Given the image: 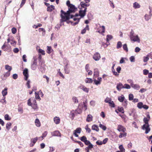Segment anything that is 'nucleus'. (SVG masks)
<instances>
[{"mask_svg":"<svg viewBox=\"0 0 152 152\" xmlns=\"http://www.w3.org/2000/svg\"><path fill=\"white\" fill-rule=\"evenodd\" d=\"M68 10L66 12H65L62 10H61V12L64 14L65 15L69 17L70 16V14L73 12H75L77 10V8L74 5H71L70 6H69L68 7Z\"/></svg>","mask_w":152,"mask_h":152,"instance_id":"f257e3e1","label":"nucleus"},{"mask_svg":"<svg viewBox=\"0 0 152 152\" xmlns=\"http://www.w3.org/2000/svg\"><path fill=\"white\" fill-rule=\"evenodd\" d=\"M129 37L131 41L137 42L138 43L140 42V39L137 35H135L132 29L131 30L129 34Z\"/></svg>","mask_w":152,"mask_h":152,"instance_id":"f03ea898","label":"nucleus"},{"mask_svg":"<svg viewBox=\"0 0 152 152\" xmlns=\"http://www.w3.org/2000/svg\"><path fill=\"white\" fill-rule=\"evenodd\" d=\"M69 19L70 18H72L73 19V20L74 21H76V22L75 23H73L72 22H71L72 24V25L73 26H75L76 25L78 24L81 19L80 18H78L75 17V16H74V15H70V16H69Z\"/></svg>","mask_w":152,"mask_h":152,"instance_id":"7ed1b4c3","label":"nucleus"},{"mask_svg":"<svg viewBox=\"0 0 152 152\" xmlns=\"http://www.w3.org/2000/svg\"><path fill=\"white\" fill-rule=\"evenodd\" d=\"M61 19L60 20V26H61L62 25H64L63 22L66 21V20L69 19V18L66 15H65L63 13L61 12Z\"/></svg>","mask_w":152,"mask_h":152,"instance_id":"20e7f679","label":"nucleus"},{"mask_svg":"<svg viewBox=\"0 0 152 152\" xmlns=\"http://www.w3.org/2000/svg\"><path fill=\"white\" fill-rule=\"evenodd\" d=\"M38 68L39 71L42 73L45 72L46 70L45 66L44 63L43 61H42L40 63L39 66L38 67Z\"/></svg>","mask_w":152,"mask_h":152,"instance_id":"39448f33","label":"nucleus"},{"mask_svg":"<svg viewBox=\"0 0 152 152\" xmlns=\"http://www.w3.org/2000/svg\"><path fill=\"white\" fill-rule=\"evenodd\" d=\"M80 9L79 11V15L80 17V18L84 17L86 14V8H85L84 10L83 9L82 7H79Z\"/></svg>","mask_w":152,"mask_h":152,"instance_id":"423d86ee","label":"nucleus"},{"mask_svg":"<svg viewBox=\"0 0 152 152\" xmlns=\"http://www.w3.org/2000/svg\"><path fill=\"white\" fill-rule=\"evenodd\" d=\"M78 88L83 90L84 92L88 93L89 91V89L86 88L85 86L82 85H80L78 87Z\"/></svg>","mask_w":152,"mask_h":152,"instance_id":"0eeeda50","label":"nucleus"},{"mask_svg":"<svg viewBox=\"0 0 152 152\" xmlns=\"http://www.w3.org/2000/svg\"><path fill=\"white\" fill-rule=\"evenodd\" d=\"M101 58L100 54L98 52L96 53L93 56V59L96 61L99 60Z\"/></svg>","mask_w":152,"mask_h":152,"instance_id":"6e6552de","label":"nucleus"},{"mask_svg":"<svg viewBox=\"0 0 152 152\" xmlns=\"http://www.w3.org/2000/svg\"><path fill=\"white\" fill-rule=\"evenodd\" d=\"M23 74L25 77V78H24L25 80H27L28 77V71L27 69L25 68L23 70Z\"/></svg>","mask_w":152,"mask_h":152,"instance_id":"1a4fd4ad","label":"nucleus"},{"mask_svg":"<svg viewBox=\"0 0 152 152\" xmlns=\"http://www.w3.org/2000/svg\"><path fill=\"white\" fill-rule=\"evenodd\" d=\"M93 79L95 84L97 85L100 84L102 81V78L100 77H98L97 78V80L96 79V78L94 77H93Z\"/></svg>","mask_w":152,"mask_h":152,"instance_id":"9d476101","label":"nucleus"},{"mask_svg":"<svg viewBox=\"0 0 152 152\" xmlns=\"http://www.w3.org/2000/svg\"><path fill=\"white\" fill-rule=\"evenodd\" d=\"M117 130L119 132H124L126 131V129L123 126L118 125L117 127Z\"/></svg>","mask_w":152,"mask_h":152,"instance_id":"9b49d317","label":"nucleus"},{"mask_svg":"<svg viewBox=\"0 0 152 152\" xmlns=\"http://www.w3.org/2000/svg\"><path fill=\"white\" fill-rule=\"evenodd\" d=\"M131 81L132 82L131 83L132 87L135 89L138 90L140 88V86L138 84H134L132 81L131 80Z\"/></svg>","mask_w":152,"mask_h":152,"instance_id":"f8f14e48","label":"nucleus"},{"mask_svg":"<svg viewBox=\"0 0 152 152\" xmlns=\"http://www.w3.org/2000/svg\"><path fill=\"white\" fill-rule=\"evenodd\" d=\"M52 136H61V134L59 131H55L51 133Z\"/></svg>","mask_w":152,"mask_h":152,"instance_id":"ddd939ff","label":"nucleus"},{"mask_svg":"<svg viewBox=\"0 0 152 152\" xmlns=\"http://www.w3.org/2000/svg\"><path fill=\"white\" fill-rule=\"evenodd\" d=\"M10 75V72H7L4 73L3 75V76H1V78L3 80H5L7 78L9 77Z\"/></svg>","mask_w":152,"mask_h":152,"instance_id":"4468645a","label":"nucleus"},{"mask_svg":"<svg viewBox=\"0 0 152 152\" xmlns=\"http://www.w3.org/2000/svg\"><path fill=\"white\" fill-rule=\"evenodd\" d=\"M116 88L119 91H121L122 88H124V85L121 83L117 84L116 86Z\"/></svg>","mask_w":152,"mask_h":152,"instance_id":"2eb2a0df","label":"nucleus"},{"mask_svg":"<svg viewBox=\"0 0 152 152\" xmlns=\"http://www.w3.org/2000/svg\"><path fill=\"white\" fill-rule=\"evenodd\" d=\"M142 129L143 130L145 129V133L146 134H148L150 132V128L149 127V125H147L145 126V128L143 127V126L142 127Z\"/></svg>","mask_w":152,"mask_h":152,"instance_id":"dca6fc26","label":"nucleus"},{"mask_svg":"<svg viewBox=\"0 0 152 152\" xmlns=\"http://www.w3.org/2000/svg\"><path fill=\"white\" fill-rule=\"evenodd\" d=\"M80 4L81 7L84 8V9L85 8H86V10H87V7H88L90 5L89 4H86L83 1L81 2Z\"/></svg>","mask_w":152,"mask_h":152,"instance_id":"f3484780","label":"nucleus"},{"mask_svg":"<svg viewBox=\"0 0 152 152\" xmlns=\"http://www.w3.org/2000/svg\"><path fill=\"white\" fill-rule=\"evenodd\" d=\"M94 77L96 78L97 77H98L99 76V71L97 68H96L94 69Z\"/></svg>","mask_w":152,"mask_h":152,"instance_id":"a211bd4d","label":"nucleus"},{"mask_svg":"<svg viewBox=\"0 0 152 152\" xmlns=\"http://www.w3.org/2000/svg\"><path fill=\"white\" fill-rule=\"evenodd\" d=\"M10 48V46L9 45H7L5 44V43L2 46L1 48L4 51H7L8 49H9Z\"/></svg>","mask_w":152,"mask_h":152,"instance_id":"6ab92c4d","label":"nucleus"},{"mask_svg":"<svg viewBox=\"0 0 152 152\" xmlns=\"http://www.w3.org/2000/svg\"><path fill=\"white\" fill-rule=\"evenodd\" d=\"M37 62H32L31 65V68L33 70H35L37 69Z\"/></svg>","mask_w":152,"mask_h":152,"instance_id":"aec40b11","label":"nucleus"},{"mask_svg":"<svg viewBox=\"0 0 152 152\" xmlns=\"http://www.w3.org/2000/svg\"><path fill=\"white\" fill-rule=\"evenodd\" d=\"M150 120L149 119L146 117H145L143 119V121L145 124L143 125V127L145 128V126L147 125H149L148 121Z\"/></svg>","mask_w":152,"mask_h":152,"instance_id":"412c9836","label":"nucleus"},{"mask_svg":"<svg viewBox=\"0 0 152 152\" xmlns=\"http://www.w3.org/2000/svg\"><path fill=\"white\" fill-rule=\"evenodd\" d=\"M38 139H39V137H36L35 138H32L31 139V142L33 143V144L31 145V146L32 147L34 145V144L36 142Z\"/></svg>","mask_w":152,"mask_h":152,"instance_id":"4be33fe9","label":"nucleus"},{"mask_svg":"<svg viewBox=\"0 0 152 152\" xmlns=\"http://www.w3.org/2000/svg\"><path fill=\"white\" fill-rule=\"evenodd\" d=\"M12 39V40H11V42H10V44L14 46H15L16 44V42L14 40V38L12 36H11V39Z\"/></svg>","mask_w":152,"mask_h":152,"instance_id":"5701e85b","label":"nucleus"},{"mask_svg":"<svg viewBox=\"0 0 152 152\" xmlns=\"http://www.w3.org/2000/svg\"><path fill=\"white\" fill-rule=\"evenodd\" d=\"M79 106L80 104H79L78 107H79ZM72 111L75 112V113L77 114H80L82 112V110L80 108H78L77 109L75 110H73Z\"/></svg>","mask_w":152,"mask_h":152,"instance_id":"b1692460","label":"nucleus"},{"mask_svg":"<svg viewBox=\"0 0 152 152\" xmlns=\"http://www.w3.org/2000/svg\"><path fill=\"white\" fill-rule=\"evenodd\" d=\"M60 119L59 117H55L54 118V121L56 124H58L59 123Z\"/></svg>","mask_w":152,"mask_h":152,"instance_id":"393cba45","label":"nucleus"},{"mask_svg":"<svg viewBox=\"0 0 152 152\" xmlns=\"http://www.w3.org/2000/svg\"><path fill=\"white\" fill-rule=\"evenodd\" d=\"M93 117L91 115H88L87 116L86 121L90 122L92 120Z\"/></svg>","mask_w":152,"mask_h":152,"instance_id":"a878e982","label":"nucleus"},{"mask_svg":"<svg viewBox=\"0 0 152 152\" xmlns=\"http://www.w3.org/2000/svg\"><path fill=\"white\" fill-rule=\"evenodd\" d=\"M152 15V14H149V15L147 14H146L144 16L145 20L146 21H148L150 19H151Z\"/></svg>","mask_w":152,"mask_h":152,"instance_id":"bb28decb","label":"nucleus"},{"mask_svg":"<svg viewBox=\"0 0 152 152\" xmlns=\"http://www.w3.org/2000/svg\"><path fill=\"white\" fill-rule=\"evenodd\" d=\"M91 129L92 130H95L96 132H98L99 130L98 126L96 125H93Z\"/></svg>","mask_w":152,"mask_h":152,"instance_id":"cd10ccee","label":"nucleus"},{"mask_svg":"<svg viewBox=\"0 0 152 152\" xmlns=\"http://www.w3.org/2000/svg\"><path fill=\"white\" fill-rule=\"evenodd\" d=\"M118 100L120 102H123L125 100V97L124 96L121 95V96H119L118 97Z\"/></svg>","mask_w":152,"mask_h":152,"instance_id":"c85d7f7f","label":"nucleus"},{"mask_svg":"<svg viewBox=\"0 0 152 152\" xmlns=\"http://www.w3.org/2000/svg\"><path fill=\"white\" fill-rule=\"evenodd\" d=\"M54 9V6L53 5H51L49 6L47 8V11L49 12H51Z\"/></svg>","mask_w":152,"mask_h":152,"instance_id":"c756f323","label":"nucleus"},{"mask_svg":"<svg viewBox=\"0 0 152 152\" xmlns=\"http://www.w3.org/2000/svg\"><path fill=\"white\" fill-rule=\"evenodd\" d=\"M133 7L134 9H136L140 8V6L137 2H135L133 3Z\"/></svg>","mask_w":152,"mask_h":152,"instance_id":"7c9ffc66","label":"nucleus"},{"mask_svg":"<svg viewBox=\"0 0 152 152\" xmlns=\"http://www.w3.org/2000/svg\"><path fill=\"white\" fill-rule=\"evenodd\" d=\"M89 26L88 25H87L86 27L83 29L81 32V33L82 34H84L86 33V31L87 30H89Z\"/></svg>","mask_w":152,"mask_h":152,"instance_id":"2f4dec72","label":"nucleus"},{"mask_svg":"<svg viewBox=\"0 0 152 152\" xmlns=\"http://www.w3.org/2000/svg\"><path fill=\"white\" fill-rule=\"evenodd\" d=\"M7 88H5L2 91V94L3 96H6L7 93Z\"/></svg>","mask_w":152,"mask_h":152,"instance_id":"473e14b6","label":"nucleus"},{"mask_svg":"<svg viewBox=\"0 0 152 152\" xmlns=\"http://www.w3.org/2000/svg\"><path fill=\"white\" fill-rule=\"evenodd\" d=\"M53 51V50L52 49L50 46H47V52L49 54H50Z\"/></svg>","mask_w":152,"mask_h":152,"instance_id":"72a5a7b5","label":"nucleus"},{"mask_svg":"<svg viewBox=\"0 0 152 152\" xmlns=\"http://www.w3.org/2000/svg\"><path fill=\"white\" fill-rule=\"evenodd\" d=\"M150 53L148 54L146 56L143 57V61L145 62L147 61L149 59V58H150Z\"/></svg>","mask_w":152,"mask_h":152,"instance_id":"f704fd0d","label":"nucleus"},{"mask_svg":"<svg viewBox=\"0 0 152 152\" xmlns=\"http://www.w3.org/2000/svg\"><path fill=\"white\" fill-rule=\"evenodd\" d=\"M35 123V125L38 127H40L41 125V124L40 121L37 118L36 119Z\"/></svg>","mask_w":152,"mask_h":152,"instance_id":"c9c22d12","label":"nucleus"},{"mask_svg":"<svg viewBox=\"0 0 152 152\" xmlns=\"http://www.w3.org/2000/svg\"><path fill=\"white\" fill-rule=\"evenodd\" d=\"M5 68L6 69L8 70V72H10V71L12 69V68L11 66H9L8 65H5Z\"/></svg>","mask_w":152,"mask_h":152,"instance_id":"e433bc0d","label":"nucleus"},{"mask_svg":"<svg viewBox=\"0 0 152 152\" xmlns=\"http://www.w3.org/2000/svg\"><path fill=\"white\" fill-rule=\"evenodd\" d=\"M126 133L125 132L123 133H120V135H119V137L120 138H121L123 137H125L126 136Z\"/></svg>","mask_w":152,"mask_h":152,"instance_id":"4c0bfd02","label":"nucleus"},{"mask_svg":"<svg viewBox=\"0 0 152 152\" xmlns=\"http://www.w3.org/2000/svg\"><path fill=\"white\" fill-rule=\"evenodd\" d=\"M81 131V129L80 127L77 128L75 130L73 131L74 132L80 134Z\"/></svg>","mask_w":152,"mask_h":152,"instance_id":"58836bf2","label":"nucleus"},{"mask_svg":"<svg viewBox=\"0 0 152 152\" xmlns=\"http://www.w3.org/2000/svg\"><path fill=\"white\" fill-rule=\"evenodd\" d=\"M68 64H67L65 65L64 67V69L65 72L66 74H68L69 72V71L68 69V67L67 66Z\"/></svg>","mask_w":152,"mask_h":152,"instance_id":"ea45409f","label":"nucleus"},{"mask_svg":"<svg viewBox=\"0 0 152 152\" xmlns=\"http://www.w3.org/2000/svg\"><path fill=\"white\" fill-rule=\"evenodd\" d=\"M73 102L75 104H77L78 102V99L75 96H73L72 98Z\"/></svg>","mask_w":152,"mask_h":152,"instance_id":"a19ab883","label":"nucleus"},{"mask_svg":"<svg viewBox=\"0 0 152 152\" xmlns=\"http://www.w3.org/2000/svg\"><path fill=\"white\" fill-rule=\"evenodd\" d=\"M79 138L83 142H85L87 140V138L84 136H83L80 138L79 137Z\"/></svg>","mask_w":152,"mask_h":152,"instance_id":"79ce46f5","label":"nucleus"},{"mask_svg":"<svg viewBox=\"0 0 152 152\" xmlns=\"http://www.w3.org/2000/svg\"><path fill=\"white\" fill-rule=\"evenodd\" d=\"M119 148L120 150V151L121 152H125V149L124 148L122 145H121L119 146Z\"/></svg>","mask_w":152,"mask_h":152,"instance_id":"37998d69","label":"nucleus"},{"mask_svg":"<svg viewBox=\"0 0 152 152\" xmlns=\"http://www.w3.org/2000/svg\"><path fill=\"white\" fill-rule=\"evenodd\" d=\"M123 48L124 50L126 52L128 51V49L126 44H125L123 45Z\"/></svg>","mask_w":152,"mask_h":152,"instance_id":"c03bdc74","label":"nucleus"},{"mask_svg":"<svg viewBox=\"0 0 152 152\" xmlns=\"http://www.w3.org/2000/svg\"><path fill=\"white\" fill-rule=\"evenodd\" d=\"M93 81L92 79L90 78H87L85 80L86 83H91L93 82Z\"/></svg>","mask_w":152,"mask_h":152,"instance_id":"a18cd8bd","label":"nucleus"},{"mask_svg":"<svg viewBox=\"0 0 152 152\" xmlns=\"http://www.w3.org/2000/svg\"><path fill=\"white\" fill-rule=\"evenodd\" d=\"M122 46V43L121 41H119L117 42V48L119 49L121 48Z\"/></svg>","mask_w":152,"mask_h":152,"instance_id":"49530a36","label":"nucleus"},{"mask_svg":"<svg viewBox=\"0 0 152 152\" xmlns=\"http://www.w3.org/2000/svg\"><path fill=\"white\" fill-rule=\"evenodd\" d=\"M47 131H45L44 132V133L42 134V135L41 137H39V139H40V138H42V139H43L45 137L47 134Z\"/></svg>","mask_w":152,"mask_h":152,"instance_id":"de8ad7c7","label":"nucleus"},{"mask_svg":"<svg viewBox=\"0 0 152 152\" xmlns=\"http://www.w3.org/2000/svg\"><path fill=\"white\" fill-rule=\"evenodd\" d=\"M113 38V37L111 35H107V36L106 40L107 42H108L110 40H111Z\"/></svg>","mask_w":152,"mask_h":152,"instance_id":"09e8293b","label":"nucleus"},{"mask_svg":"<svg viewBox=\"0 0 152 152\" xmlns=\"http://www.w3.org/2000/svg\"><path fill=\"white\" fill-rule=\"evenodd\" d=\"M11 125H12V124L10 123H7L6 124V129L8 130H9L10 129V127H11Z\"/></svg>","mask_w":152,"mask_h":152,"instance_id":"8fccbe9b","label":"nucleus"},{"mask_svg":"<svg viewBox=\"0 0 152 152\" xmlns=\"http://www.w3.org/2000/svg\"><path fill=\"white\" fill-rule=\"evenodd\" d=\"M143 104L142 102H139L137 104V107L139 109H141L142 108V106H143Z\"/></svg>","mask_w":152,"mask_h":152,"instance_id":"3c124183","label":"nucleus"},{"mask_svg":"<svg viewBox=\"0 0 152 152\" xmlns=\"http://www.w3.org/2000/svg\"><path fill=\"white\" fill-rule=\"evenodd\" d=\"M99 127L104 131L105 130L107 129V128L106 127V126L103 125L102 124H100L99 125Z\"/></svg>","mask_w":152,"mask_h":152,"instance_id":"603ef678","label":"nucleus"},{"mask_svg":"<svg viewBox=\"0 0 152 152\" xmlns=\"http://www.w3.org/2000/svg\"><path fill=\"white\" fill-rule=\"evenodd\" d=\"M118 110L119 112H121L123 113H124V108L122 107H118Z\"/></svg>","mask_w":152,"mask_h":152,"instance_id":"864d4df0","label":"nucleus"},{"mask_svg":"<svg viewBox=\"0 0 152 152\" xmlns=\"http://www.w3.org/2000/svg\"><path fill=\"white\" fill-rule=\"evenodd\" d=\"M111 101V99L107 97L104 100V102L105 103H108L109 104L110 101Z\"/></svg>","mask_w":152,"mask_h":152,"instance_id":"5fc2aeb1","label":"nucleus"},{"mask_svg":"<svg viewBox=\"0 0 152 152\" xmlns=\"http://www.w3.org/2000/svg\"><path fill=\"white\" fill-rule=\"evenodd\" d=\"M4 118L5 120L9 121L11 119V118L9 117L8 114H6L4 116Z\"/></svg>","mask_w":152,"mask_h":152,"instance_id":"6e6d98bb","label":"nucleus"},{"mask_svg":"<svg viewBox=\"0 0 152 152\" xmlns=\"http://www.w3.org/2000/svg\"><path fill=\"white\" fill-rule=\"evenodd\" d=\"M130 88L131 87L128 84H125L124 85V88L129 89H130Z\"/></svg>","mask_w":152,"mask_h":152,"instance_id":"4d7b16f0","label":"nucleus"},{"mask_svg":"<svg viewBox=\"0 0 152 152\" xmlns=\"http://www.w3.org/2000/svg\"><path fill=\"white\" fill-rule=\"evenodd\" d=\"M134 96L132 94H129V100L131 101L133 99Z\"/></svg>","mask_w":152,"mask_h":152,"instance_id":"13d9d810","label":"nucleus"},{"mask_svg":"<svg viewBox=\"0 0 152 152\" xmlns=\"http://www.w3.org/2000/svg\"><path fill=\"white\" fill-rule=\"evenodd\" d=\"M35 98L36 99H38L39 100H40L41 99L40 97L39 96V94L38 93H37V92H35Z\"/></svg>","mask_w":152,"mask_h":152,"instance_id":"bf43d9fd","label":"nucleus"},{"mask_svg":"<svg viewBox=\"0 0 152 152\" xmlns=\"http://www.w3.org/2000/svg\"><path fill=\"white\" fill-rule=\"evenodd\" d=\"M109 104L110 106L113 107H114L115 106V104L113 101H111L110 102Z\"/></svg>","mask_w":152,"mask_h":152,"instance_id":"052dcab7","label":"nucleus"},{"mask_svg":"<svg viewBox=\"0 0 152 152\" xmlns=\"http://www.w3.org/2000/svg\"><path fill=\"white\" fill-rule=\"evenodd\" d=\"M38 52L39 53H41L43 55H44L45 54V51L41 49H39Z\"/></svg>","mask_w":152,"mask_h":152,"instance_id":"680f3d73","label":"nucleus"},{"mask_svg":"<svg viewBox=\"0 0 152 152\" xmlns=\"http://www.w3.org/2000/svg\"><path fill=\"white\" fill-rule=\"evenodd\" d=\"M85 128L86 131L88 132V133H90L91 132V130L90 128L88 127V125L86 126Z\"/></svg>","mask_w":152,"mask_h":152,"instance_id":"e2e57ef3","label":"nucleus"},{"mask_svg":"<svg viewBox=\"0 0 152 152\" xmlns=\"http://www.w3.org/2000/svg\"><path fill=\"white\" fill-rule=\"evenodd\" d=\"M74 142H75L77 143L81 147H82L83 146V144L80 141H77L74 140Z\"/></svg>","mask_w":152,"mask_h":152,"instance_id":"0e129e2a","label":"nucleus"},{"mask_svg":"<svg viewBox=\"0 0 152 152\" xmlns=\"http://www.w3.org/2000/svg\"><path fill=\"white\" fill-rule=\"evenodd\" d=\"M30 83H31V81H30V80H27L26 85L27 86V87L28 88H30Z\"/></svg>","mask_w":152,"mask_h":152,"instance_id":"69168bd1","label":"nucleus"},{"mask_svg":"<svg viewBox=\"0 0 152 152\" xmlns=\"http://www.w3.org/2000/svg\"><path fill=\"white\" fill-rule=\"evenodd\" d=\"M31 106L34 109H37V104H33Z\"/></svg>","mask_w":152,"mask_h":152,"instance_id":"338daca9","label":"nucleus"},{"mask_svg":"<svg viewBox=\"0 0 152 152\" xmlns=\"http://www.w3.org/2000/svg\"><path fill=\"white\" fill-rule=\"evenodd\" d=\"M16 31L17 30L14 27L12 28V32L13 34H15L16 32Z\"/></svg>","mask_w":152,"mask_h":152,"instance_id":"774afa93","label":"nucleus"}]
</instances>
